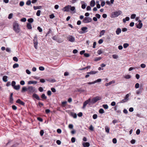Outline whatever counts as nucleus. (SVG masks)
<instances>
[{"label": "nucleus", "mask_w": 147, "mask_h": 147, "mask_svg": "<svg viewBox=\"0 0 147 147\" xmlns=\"http://www.w3.org/2000/svg\"><path fill=\"white\" fill-rule=\"evenodd\" d=\"M16 82L14 81H12L11 83V85L12 86L14 87L15 86Z\"/></svg>", "instance_id": "680f3d73"}, {"label": "nucleus", "mask_w": 147, "mask_h": 147, "mask_svg": "<svg viewBox=\"0 0 147 147\" xmlns=\"http://www.w3.org/2000/svg\"><path fill=\"white\" fill-rule=\"evenodd\" d=\"M24 5V2L23 1H21L20 3V5L21 6H23Z\"/></svg>", "instance_id": "0e129e2a"}, {"label": "nucleus", "mask_w": 147, "mask_h": 147, "mask_svg": "<svg viewBox=\"0 0 147 147\" xmlns=\"http://www.w3.org/2000/svg\"><path fill=\"white\" fill-rule=\"evenodd\" d=\"M33 96L37 100H40V99L39 96L36 94H34L33 95Z\"/></svg>", "instance_id": "6ab92c4d"}, {"label": "nucleus", "mask_w": 147, "mask_h": 147, "mask_svg": "<svg viewBox=\"0 0 147 147\" xmlns=\"http://www.w3.org/2000/svg\"><path fill=\"white\" fill-rule=\"evenodd\" d=\"M37 29L40 32H41L42 31V29L40 26L38 27Z\"/></svg>", "instance_id": "603ef678"}, {"label": "nucleus", "mask_w": 147, "mask_h": 147, "mask_svg": "<svg viewBox=\"0 0 147 147\" xmlns=\"http://www.w3.org/2000/svg\"><path fill=\"white\" fill-rule=\"evenodd\" d=\"M142 23H139L137 25V28L139 29H140L142 26Z\"/></svg>", "instance_id": "f3484780"}, {"label": "nucleus", "mask_w": 147, "mask_h": 147, "mask_svg": "<svg viewBox=\"0 0 147 147\" xmlns=\"http://www.w3.org/2000/svg\"><path fill=\"white\" fill-rule=\"evenodd\" d=\"M124 78L127 79H129L131 78V76L129 75H127L124 76Z\"/></svg>", "instance_id": "2f4dec72"}, {"label": "nucleus", "mask_w": 147, "mask_h": 147, "mask_svg": "<svg viewBox=\"0 0 147 147\" xmlns=\"http://www.w3.org/2000/svg\"><path fill=\"white\" fill-rule=\"evenodd\" d=\"M13 28L14 30L17 33H18L20 31L18 24L16 22L13 23Z\"/></svg>", "instance_id": "f03ea898"}, {"label": "nucleus", "mask_w": 147, "mask_h": 147, "mask_svg": "<svg viewBox=\"0 0 147 147\" xmlns=\"http://www.w3.org/2000/svg\"><path fill=\"white\" fill-rule=\"evenodd\" d=\"M13 13H10L9 15V16L8 17V18L9 19H11L13 17Z\"/></svg>", "instance_id": "58836bf2"}, {"label": "nucleus", "mask_w": 147, "mask_h": 147, "mask_svg": "<svg viewBox=\"0 0 147 147\" xmlns=\"http://www.w3.org/2000/svg\"><path fill=\"white\" fill-rule=\"evenodd\" d=\"M105 131L107 133H109V128L107 126H106L105 127Z\"/></svg>", "instance_id": "7c9ffc66"}, {"label": "nucleus", "mask_w": 147, "mask_h": 147, "mask_svg": "<svg viewBox=\"0 0 147 147\" xmlns=\"http://www.w3.org/2000/svg\"><path fill=\"white\" fill-rule=\"evenodd\" d=\"M13 97H10L9 98V102L11 103H13Z\"/></svg>", "instance_id": "a18cd8bd"}, {"label": "nucleus", "mask_w": 147, "mask_h": 147, "mask_svg": "<svg viewBox=\"0 0 147 147\" xmlns=\"http://www.w3.org/2000/svg\"><path fill=\"white\" fill-rule=\"evenodd\" d=\"M26 91H28V88L25 86L23 87L21 91V92H24Z\"/></svg>", "instance_id": "2eb2a0df"}, {"label": "nucleus", "mask_w": 147, "mask_h": 147, "mask_svg": "<svg viewBox=\"0 0 147 147\" xmlns=\"http://www.w3.org/2000/svg\"><path fill=\"white\" fill-rule=\"evenodd\" d=\"M92 21L91 18L88 17H86L84 18L83 22L84 23H88L91 22Z\"/></svg>", "instance_id": "39448f33"}, {"label": "nucleus", "mask_w": 147, "mask_h": 147, "mask_svg": "<svg viewBox=\"0 0 147 147\" xmlns=\"http://www.w3.org/2000/svg\"><path fill=\"white\" fill-rule=\"evenodd\" d=\"M29 22V23H31L33 22L34 21V19L32 18H30L28 19L27 20Z\"/></svg>", "instance_id": "c85d7f7f"}, {"label": "nucleus", "mask_w": 147, "mask_h": 147, "mask_svg": "<svg viewBox=\"0 0 147 147\" xmlns=\"http://www.w3.org/2000/svg\"><path fill=\"white\" fill-rule=\"evenodd\" d=\"M99 112L100 113L103 114L104 113V111L103 109H100L99 111Z\"/></svg>", "instance_id": "473e14b6"}, {"label": "nucleus", "mask_w": 147, "mask_h": 147, "mask_svg": "<svg viewBox=\"0 0 147 147\" xmlns=\"http://www.w3.org/2000/svg\"><path fill=\"white\" fill-rule=\"evenodd\" d=\"M105 30H102L100 31V33L99 36L101 37L103 35L105 32Z\"/></svg>", "instance_id": "aec40b11"}, {"label": "nucleus", "mask_w": 147, "mask_h": 147, "mask_svg": "<svg viewBox=\"0 0 147 147\" xmlns=\"http://www.w3.org/2000/svg\"><path fill=\"white\" fill-rule=\"evenodd\" d=\"M35 90V88L32 86H29L28 88V91L30 93L34 92Z\"/></svg>", "instance_id": "0eeeda50"}, {"label": "nucleus", "mask_w": 147, "mask_h": 147, "mask_svg": "<svg viewBox=\"0 0 147 147\" xmlns=\"http://www.w3.org/2000/svg\"><path fill=\"white\" fill-rule=\"evenodd\" d=\"M141 67L142 68H144L145 67L146 65L144 64H142L140 65Z\"/></svg>", "instance_id": "69168bd1"}, {"label": "nucleus", "mask_w": 147, "mask_h": 147, "mask_svg": "<svg viewBox=\"0 0 147 147\" xmlns=\"http://www.w3.org/2000/svg\"><path fill=\"white\" fill-rule=\"evenodd\" d=\"M101 59V57H97L94 60L95 61H96L100 60Z\"/></svg>", "instance_id": "79ce46f5"}, {"label": "nucleus", "mask_w": 147, "mask_h": 147, "mask_svg": "<svg viewBox=\"0 0 147 147\" xmlns=\"http://www.w3.org/2000/svg\"><path fill=\"white\" fill-rule=\"evenodd\" d=\"M102 107L105 109H107L108 108V106L107 105H103Z\"/></svg>", "instance_id": "4c0bfd02"}, {"label": "nucleus", "mask_w": 147, "mask_h": 147, "mask_svg": "<svg viewBox=\"0 0 147 147\" xmlns=\"http://www.w3.org/2000/svg\"><path fill=\"white\" fill-rule=\"evenodd\" d=\"M139 84L138 83H137L135 85V88H139Z\"/></svg>", "instance_id": "8fccbe9b"}, {"label": "nucleus", "mask_w": 147, "mask_h": 147, "mask_svg": "<svg viewBox=\"0 0 147 147\" xmlns=\"http://www.w3.org/2000/svg\"><path fill=\"white\" fill-rule=\"evenodd\" d=\"M19 64L18 63H15L13 65V68H15L17 67H19Z\"/></svg>", "instance_id": "f704fd0d"}, {"label": "nucleus", "mask_w": 147, "mask_h": 147, "mask_svg": "<svg viewBox=\"0 0 147 147\" xmlns=\"http://www.w3.org/2000/svg\"><path fill=\"white\" fill-rule=\"evenodd\" d=\"M20 84L22 85H24L25 84V82L24 80H22L20 81Z\"/></svg>", "instance_id": "3c124183"}, {"label": "nucleus", "mask_w": 147, "mask_h": 147, "mask_svg": "<svg viewBox=\"0 0 147 147\" xmlns=\"http://www.w3.org/2000/svg\"><path fill=\"white\" fill-rule=\"evenodd\" d=\"M12 107L13 109L14 110H15L17 109V107L15 105H13L12 106Z\"/></svg>", "instance_id": "052dcab7"}, {"label": "nucleus", "mask_w": 147, "mask_h": 147, "mask_svg": "<svg viewBox=\"0 0 147 147\" xmlns=\"http://www.w3.org/2000/svg\"><path fill=\"white\" fill-rule=\"evenodd\" d=\"M41 12V11L40 10H38L37 11V12L36 13V15L37 16H39L40 15V13Z\"/></svg>", "instance_id": "a19ab883"}, {"label": "nucleus", "mask_w": 147, "mask_h": 147, "mask_svg": "<svg viewBox=\"0 0 147 147\" xmlns=\"http://www.w3.org/2000/svg\"><path fill=\"white\" fill-rule=\"evenodd\" d=\"M129 94H127L125 96L124 98L122 100H121L119 102V103H125L127 102L129 100Z\"/></svg>", "instance_id": "20e7f679"}, {"label": "nucleus", "mask_w": 147, "mask_h": 147, "mask_svg": "<svg viewBox=\"0 0 147 147\" xmlns=\"http://www.w3.org/2000/svg\"><path fill=\"white\" fill-rule=\"evenodd\" d=\"M113 142L114 144H116L117 142V140L116 138H114L113 139Z\"/></svg>", "instance_id": "4d7b16f0"}, {"label": "nucleus", "mask_w": 147, "mask_h": 147, "mask_svg": "<svg viewBox=\"0 0 147 147\" xmlns=\"http://www.w3.org/2000/svg\"><path fill=\"white\" fill-rule=\"evenodd\" d=\"M88 28L86 27H83L81 28V30H82V32H80V33L83 34L86 32H87L88 31Z\"/></svg>", "instance_id": "9d476101"}, {"label": "nucleus", "mask_w": 147, "mask_h": 147, "mask_svg": "<svg viewBox=\"0 0 147 147\" xmlns=\"http://www.w3.org/2000/svg\"><path fill=\"white\" fill-rule=\"evenodd\" d=\"M129 45L128 43H124L123 45V47L124 48H126Z\"/></svg>", "instance_id": "ea45409f"}, {"label": "nucleus", "mask_w": 147, "mask_h": 147, "mask_svg": "<svg viewBox=\"0 0 147 147\" xmlns=\"http://www.w3.org/2000/svg\"><path fill=\"white\" fill-rule=\"evenodd\" d=\"M91 9V7L89 6H87L86 7V10L87 11H90Z\"/></svg>", "instance_id": "5fc2aeb1"}, {"label": "nucleus", "mask_w": 147, "mask_h": 147, "mask_svg": "<svg viewBox=\"0 0 147 147\" xmlns=\"http://www.w3.org/2000/svg\"><path fill=\"white\" fill-rule=\"evenodd\" d=\"M67 103L66 101L62 102L61 103V106L62 107H65Z\"/></svg>", "instance_id": "b1692460"}, {"label": "nucleus", "mask_w": 147, "mask_h": 147, "mask_svg": "<svg viewBox=\"0 0 147 147\" xmlns=\"http://www.w3.org/2000/svg\"><path fill=\"white\" fill-rule=\"evenodd\" d=\"M48 35H53V33H52V32L50 29H49L48 32L47 33V36Z\"/></svg>", "instance_id": "393cba45"}, {"label": "nucleus", "mask_w": 147, "mask_h": 147, "mask_svg": "<svg viewBox=\"0 0 147 147\" xmlns=\"http://www.w3.org/2000/svg\"><path fill=\"white\" fill-rule=\"evenodd\" d=\"M122 13V12L120 10L115 11L113 13L111 17L112 18H114L120 15Z\"/></svg>", "instance_id": "7ed1b4c3"}, {"label": "nucleus", "mask_w": 147, "mask_h": 147, "mask_svg": "<svg viewBox=\"0 0 147 147\" xmlns=\"http://www.w3.org/2000/svg\"><path fill=\"white\" fill-rule=\"evenodd\" d=\"M16 102L23 106L25 105V103L21 101L20 99L17 100L16 101Z\"/></svg>", "instance_id": "9b49d317"}, {"label": "nucleus", "mask_w": 147, "mask_h": 147, "mask_svg": "<svg viewBox=\"0 0 147 147\" xmlns=\"http://www.w3.org/2000/svg\"><path fill=\"white\" fill-rule=\"evenodd\" d=\"M21 21L22 22H25L26 21V18H23L21 20Z\"/></svg>", "instance_id": "e2e57ef3"}, {"label": "nucleus", "mask_w": 147, "mask_h": 147, "mask_svg": "<svg viewBox=\"0 0 147 147\" xmlns=\"http://www.w3.org/2000/svg\"><path fill=\"white\" fill-rule=\"evenodd\" d=\"M81 3L82 4V8L83 9H84L86 8V4L84 2V1H82L81 2Z\"/></svg>", "instance_id": "f8f14e48"}, {"label": "nucleus", "mask_w": 147, "mask_h": 147, "mask_svg": "<svg viewBox=\"0 0 147 147\" xmlns=\"http://www.w3.org/2000/svg\"><path fill=\"white\" fill-rule=\"evenodd\" d=\"M143 88H141L140 89L137 90L136 93L137 94H141L142 92V91L141 89H143Z\"/></svg>", "instance_id": "dca6fc26"}, {"label": "nucleus", "mask_w": 147, "mask_h": 147, "mask_svg": "<svg viewBox=\"0 0 147 147\" xmlns=\"http://www.w3.org/2000/svg\"><path fill=\"white\" fill-rule=\"evenodd\" d=\"M39 68V70L41 71H43L45 69V68L42 66L40 67Z\"/></svg>", "instance_id": "13d9d810"}, {"label": "nucleus", "mask_w": 147, "mask_h": 147, "mask_svg": "<svg viewBox=\"0 0 147 147\" xmlns=\"http://www.w3.org/2000/svg\"><path fill=\"white\" fill-rule=\"evenodd\" d=\"M26 27L28 29H31L32 28L31 24L30 23H27Z\"/></svg>", "instance_id": "4be33fe9"}, {"label": "nucleus", "mask_w": 147, "mask_h": 147, "mask_svg": "<svg viewBox=\"0 0 147 147\" xmlns=\"http://www.w3.org/2000/svg\"><path fill=\"white\" fill-rule=\"evenodd\" d=\"M113 57L115 59H116L118 57V56L116 55H112Z\"/></svg>", "instance_id": "bf43d9fd"}, {"label": "nucleus", "mask_w": 147, "mask_h": 147, "mask_svg": "<svg viewBox=\"0 0 147 147\" xmlns=\"http://www.w3.org/2000/svg\"><path fill=\"white\" fill-rule=\"evenodd\" d=\"M67 40L71 42H74L75 41V38L71 35L67 37Z\"/></svg>", "instance_id": "6e6552de"}, {"label": "nucleus", "mask_w": 147, "mask_h": 147, "mask_svg": "<svg viewBox=\"0 0 147 147\" xmlns=\"http://www.w3.org/2000/svg\"><path fill=\"white\" fill-rule=\"evenodd\" d=\"M90 144L88 142H85L83 144V145L84 147H88L90 146Z\"/></svg>", "instance_id": "412c9836"}, {"label": "nucleus", "mask_w": 147, "mask_h": 147, "mask_svg": "<svg viewBox=\"0 0 147 147\" xmlns=\"http://www.w3.org/2000/svg\"><path fill=\"white\" fill-rule=\"evenodd\" d=\"M136 17V15L135 14H133L131 15V19H134Z\"/></svg>", "instance_id": "de8ad7c7"}, {"label": "nucleus", "mask_w": 147, "mask_h": 147, "mask_svg": "<svg viewBox=\"0 0 147 147\" xmlns=\"http://www.w3.org/2000/svg\"><path fill=\"white\" fill-rule=\"evenodd\" d=\"M37 82L36 81H30L28 82V84H36L37 83Z\"/></svg>", "instance_id": "5701e85b"}, {"label": "nucleus", "mask_w": 147, "mask_h": 147, "mask_svg": "<svg viewBox=\"0 0 147 147\" xmlns=\"http://www.w3.org/2000/svg\"><path fill=\"white\" fill-rule=\"evenodd\" d=\"M121 32V29L119 28H118L116 31V33L117 35H119Z\"/></svg>", "instance_id": "ddd939ff"}, {"label": "nucleus", "mask_w": 147, "mask_h": 147, "mask_svg": "<svg viewBox=\"0 0 147 147\" xmlns=\"http://www.w3.org/2000/svg\"><path fill=\"white\" fill-rule=\"evenodd\" d=\"M129 17H127L125 18V19H123V22L124 23H125L126 21H128L129 20Z\"/></svg>", "instance_id": "c756f323"}, {"label": "nucleus", "mask_w": 147, "mask_h": 147, "mask_svg": "<svg viewBox=\"0 0 147 147\" xmlns=\"http://www.w3.org/2000/svg\"><path fill=\"white\" fill-rule=\"evenodd\" d=\"M47 80L51 82H55V80L54 79H49Z\"/></svg>", "instance_id": "c9c22d12"}, {"label": "nucleus", "mask_w": 147, "mask_h": 147, "mask_svg": "<svg viewBox=\"0 0 147 147\" xmlns=\"http://www.w3.org/2000/svg\"><path fill=\"white\" fill-rule=\"evenodd\" d=\"M97 115L96 114H94L93 115V118L94 119H96L97 118Z\"/></svg>", "instance_id": "09e8293b"}, {"label": "nucleus", "mask_w": 147, "mask_h": 147, "mask_svg": "<svg viewBox=\"0 0 147 147\" xmlns=\"http://www.w3.org/2000/svg\"><path fill=\"white\" fill-rule=\"evenodd\" d=\"M89 129L92 131L94 130V127L92 125H91L89 127Z\"/></svg>", "instance_id": "c03bdc74"}, {"label": "nucleus", "mask_w": 147, "mask_h": 147, "mask_svg": "<svg viewBox=\"0 0 147 147\" xmlns=\"http://www.w3.org/2000/svg\"><path fill=\"white\" fill-rule=\"evenodd\" d=\"M33 42L34 47L36 49H37V46L38 44V42H37V39L36 35V36L35 37H34L33 40Z\"/></svg>", "instance_id": "423d86ee"}, {"label": "nucleus", "mask_w": 147, "mask_h": 147, "mask_svg": "<svg viewBox=\"0 0 147 147\" xmlns=\"http://www.w3.org/2000/svg\"><path fill=\"white\" fill-rule=\"evenodd\" d=\"M95 5V1L94 0H92L90 3V5L92 7H93Z\"/></svg>", "instance_id": "a211bd4d"}, {"label": "nucleus", "mask_w": 147, "mask_h": 147, "mask_svg": "<svg viewBox=\"0 0 147 147\" xmlns=\"http://www.w3.org/2000/svg\"><path fill=\"white\" fill-rule=\"evenodd\" d=\"M101 79H98L94 81V83H95L98 82H100L101 81Z\"/></svg>", "instance_id": "37998d69"}, {"label": "nucleus", "mask_w": 147, "mask_h": 147, "mask_svg": "<svg viewBox=\"0 0 147 147\" xmlns=\"http://www.w3.org/2000/svg\"><path fill=\"white\" fill-rule=\"evenodd\" d=\"M50 18L51 19H53L55 17V16L53 14H52L49 15Z\"/></svg>", "instance_id": "864d4df0"}, {"label": "nucleus", "mask_w": 147, "mask_h": 147, "mask_svg": "<svg viewBox=\"0 0 147 147\" xmlns=\"http://www.w3.org/2000/svg\"><path fill=\"white\" fill-rule=\"evenodd\" d=\"M68 127L70 129H73V125L72 124H70L69 125Z\"/></svg>", "instance_id": "774afa93"}, {"label": "nucleus", "mask_w": 147, "mask_h": 147, "mask_svg": "<svg viewBox=\"0 0 147 147\" xmlns=\"http://www.w3.org/2000/svg\"><path fill=\"white\" fill-rule=\"evenodd\" d=\"M76 139L74 137H72L71 139V142L72 143H74L75 142Z\"/></svg>", "instance_id": "6e6d98bb"}, {"label": "nucleus", "mask_w": 147, "mask_h": 147, "mask_svg": "<svg viewBox=\"0 0 147 147\" xmlns=\"http://www.w3.org/2000/svg\"><path fill=\"white\" fill-rule=\"evenodd\" d=\"M97 72H98V71H91L90 72H87V74H88L92 75V74H95L96 73H97Z\"/></svg>", "instance_id": "4468645a"}, {"label": "nucleus", "mask_w": 147, "mask_h": 147, "mask_svg": "<svg viewBox=\"0 0 147 147\" xmlns=\"http://www.w3.org/2000/svg\"><path fill=\"white\" fill-rule=\"evenodd\" d=\"M41 98L42 99H45L46 98L45 95L44 94H42L41 96Z\"/></svg>", "instance_id": "338daca9"}, {"label": "nucleus", "mask_w": 147, "mask_h": 147, "mask_svg": "<svg viewBox=\"0 0 147 147\" xmlns=\"http://www.w3.org/2000/svg\"><path fill=\"white\" fill-rule=\"evenodd\" d=\"M52 39L54 40H56V41L57 42H59V39L58 38V37L57 36H55L52 37Z\"/></svg>", "instance_id": "cd10ccee"}, {"label": "nucleus", "mask_w": 147, "mask_h": 147, "mask_svg": "<svg viewBox=\"0 0 147 147\" xmlns=\"http://www.w3.org/2000/svg\"><path fill=\"white\" fill-rule=\"evenodd\" d=\"M20 86L19 85H18L17 86H14V87H13V88L15 89L16 90H19L20 89Z\"/></svg>", "instance_id": "bb28decb"}, {"label": "nucleus", "mask_w": 147, "mask_h": 147, "mask_svg": "<svg viewBox=\"0 0 147 147\" xmlns=\"http://www.w3.org/2000/svg\"><path fill=\"white\" fill-rule=\"evenodd\" d=\"M41 7V6H34L33 7V8L34 10H36L38 9H40Z\"/></svg>", "instance_id": "72a5a7b5"}, {"label": "nucleus", "mask_w": 147, "mask_h": 147, "mask_svg": "<svg viewBox=\"0 0 147 147\" xmlns=\"http://www.w3.org/2000/svg\"><path fill=\"white\" fill-rule=\"evenodd\" d=\"M101 98L99 96H96L93 98L91 101V99L89 98L88 100L85 101L83 103V106L82 107V109H84L86 105L87 104H88L89 105H90L91 103L93 104L99 100H100Z\"/></svg>", "instance_id": "f257e3e1"}, {"label": "nucleus", "mask_w": 147, "mask_h": 147, "mask_svg": "<svg viewBox=\"0 0 147 147\" xmlns=\"http://www.w3.org/2000/svg\"><path fill=\"white\" fill-rule=\"evenodd\" d=\"M13 60L16 62H17L18 61V59L16 57H13Z\"/></svg>", "instance_id": "49530a36"}, {"label": "nucleus", "mask_w": 147, "mask_h": 147, "mask_svg": "<svg viewBox=\"0 0 147 147\" xmlns=\"http://www.w3.org/2000/svg\"><path fill=\"white\" fill-rule=\"evenodd\" d=\"M7 76H4L3 77V80L4 82H7Z\"/></svg>", "instance_id": "a878e982"}, {"label": "nucleus", "mask_w": 147, "mask_h": 147, "mask_svg": "<svg viewBox=\"0 0 147 147\" xmlns=\"http://www.w3.org/2000/svg\"><path fill=\"white\" fill-rule=\"evenodd\" d=\"M71 6L68 5L64 7L63 9L62 10L64 11H69Z\"/></svg>", "instance_id": "1a4fd4ad"}, {"label": "nucleus", "mask_w": 147, "mask_h": 147, "mask_svg": "<svg viewBox=\"0 0 147 147\" xmlns=\"http://www.w3.org/2000/svg\"><path fill=\"white\" fill-rule=\"evenodd\" d=\"M31 2L30 0H28L26 2V4L28 5H30L31 4Z\"/></svg>", "instance_id": "e433bc0d"}]
</instances>
